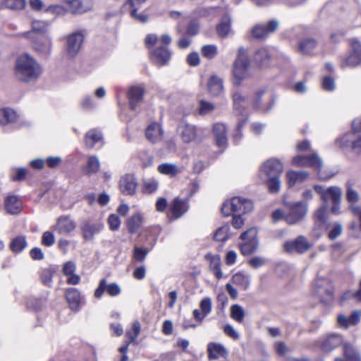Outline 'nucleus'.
Wrapping results in <instances>:
<instances>
[{
  "instance_id": "39448f33",
  "label": "nucleus",
  "mask_w": 361,
  "mask_h": 361,
  "mask_svg": "<svg viewBox=\"0 0 361 361\" xmlns=\"http://www.w3.org/2000/svg\"><path fill=\"white\" fill-rule=\"evenodd\" d=\"M293 163L297 166H312L318 170V176L321 180H328L331 178L333 175H325L322 171V161L320 157L317 154H312L311 156H296L293 159Z\"/></svg>"
},
{
  "instance_id": "4be33fe9",
  "label": "nucleus",
  "mask_w": 361,
  "mask_h": 361,
  "mask_svg": "<svg viewBox=\"0 0 361 361\" xmlns=\"http://www.w3.org/2000/svg\"><path fill=\"white\" fill-rule=\"evenodd\" d=\"M145 90L140 87H132L128 90V99L130 108L135 109L138 104L142 100Z\"/></svg>"
},
{
  "instance_id": "9b49d317",
  "label": "nucleus",
  "mask_w": 361,
  "mask_h": 361,
  "mask_svg": "<svg viewBox=\"0 0 361 361\" xmlns=\"http://www.w3.org/2000/svg\"><path fill=\"white\" fill-rule=\"evenodd\" d=\"M200 131L195 126L185 121L180 122L178 127V133L185 143L195 141L200 134Z\"/></svg>"
},
{
  "instance_id": "72a5a7b5",
  "label": "nucleus",
  "mask_w": 361,
  "mask_h": 361,
  "mask_svg": "<svg viewBox=\"0 0 361 361\" xmlns=\"http://www.w3.org/2000/svg\"><path fill=\"white\" fill-rule=\"evenodd\" d=\"M343 355L346 361H361V355L357 349L348 343L343 344Z\"/></svg>"
},
{
  "instance_id": "20e7f679",
  "label": "nucleus",
  "mask_w": 361,
  "mask_h": 361,
  "mask_svg": "<svg viewBox=\"0 0 361 361\" xmlns=\"http://www.w3.org/2000/svg\"><path fill=\"white\" fill-rule=\"evenodd\" d=\"M313 293L322 303L329 304L334 300L333 286L329 279L317 277L313 284Z\"/></svg>"
},
{
  "instance_id": "423d86ee",
  "label": "nucleus",
  "mask_w": 361,
  "mask_h": 361,
  "mask_svg": "<svg viewBox=\"0 0 361 361\" xmlns=\"http://www.w3.org/2000/svg\"><path fill=\"white\" fill-rule=\"evenodd\" d=\"M257 235V231L255 228H251L241 234L240 238L243 242L239 245V247L243 255H251L257 250L258 247Z\"/></svg>"
},
{
  "instance_id": "680f3d73",
  "label": "nucleus",
  "mask_w": 361,
  "mask_h": 361,
  "mask_svg": "<svg viewBox=\"0 0 361 361\" xmlns=\"http://www.w3.org/2000/svg\"><path fill=\"white\" fill-rule=\"evenodd\" d=\"M54 271L50 269H44L41 272V279L44 284L49 286L52 281Z\"/></svg>"
},
{
  "instance_id": "c03bdc74",
  "label": "nucleus",
  "mask_w": 361,
  "mask_h": 361,
  "mask_svg": "<svg viewBox=\"0 0 361 361\" xmlns=\"http://www.w3.org/2000/svg\"><path fill=\"white\" fill-rule=\"evenodd\" d=\"M245 317V311L243 307L238 304L233 305L231 307V317L236 322L240 323Z\"/></svg>"
},
{
  "instance_id": "603ef678",
  "label": "nucleus",
  "mask_w": 361,
  "mask_h": 361,
  "mask_svg": "<svg viewBox=\"0 0 361 361\" xmlns=\"http://www.w3.org/2000/svg\"><path fill=\"white\" fill-rule=\"evenodd\" d=\"M327 209L328 207L325 204L321 206L314 212V216L315 219L321 224H324L326 220Z\"/></svg>"
},
{
  "instance_id": "2f4dec72",
  "label": "nucleus",
  "mask_w": 361,
  "mask_h": 361,
  "mask_svg": "<svg viewBox=\"0 0 361 361\" xmlns=\"http://www.w3.org/2000/svg\"><path fill=\"white\" fill-rule=\"evenodd\" d=\"M17 118L18 115L14 110L10 108L0 109V124L4 126L13 123Z\"/></svg>"
},
{
  "instance_id": "5701e85b",
  "label": "nucleus",
  "mask_w": 361,
  "mask_h": 361,
  "mask_svg": "<svg viewBox=\"0 0 361 361\" xmlns=\"http://www.w3.org/2000/svg\"><path fill=\"white\" fill-rule=\"evenodd\" d=\"M207 89L211 94L219 95L224 90L223 80L216 75H212L207 82Z\"/></svg>"
},
{
  "instance_id": "4468645a",
  "label": "nucleus",
  "mask_w": 361,
  "mask_h": 361,
  "mask_svg": "<svg viewBox=\"0 0 361 361\" xmlns=\"http://www.w3.org/2000/svg\"><path fill=\"white\" fill-rule=\"evenodd\" d=\"M84 36L81 32H75L69 35L66 42V52L67 54L73 57L75 56L83 43Z\"/></svg>"
},
{
  "instance_id": "58836bf2",
  "label": "nucleus",
  "mask_w": 361,
  "mask_h": 361,
  "mask_svg": "<svg viewBox=\"0 0 361 361\" xmlns=\"http://www.w3.org/2000/svg\"><path fill=\"white\" fill-rule=\"evenodd\" d=\"M67 11L72 14H82L87 9L81 0H72L68 4Z\"/></svg>"
},
{
  "instance_id": "9d476101",
  "label": "nucleus",
  "mask_w": 361,
  "mask_h": 361,
  "mask_svg": "<svg viewBox=\"0 0 361 361\" xmlns=\"http://www.w3.org/2000/svg\"><path fill=\"white\" fill-rule=\"evenodd\" d=\"M274 105V99L271 94H267L265 90L257 91L253 98L252 106L255 109L264 112L269 111Z\"/></svg>"
},
{
  "instance_id": "49530a36",
  "label": "nucleus",
  "mask_w": 361,
  "mask_h": 361,
  "mask_svg": "<svg viewBox=\"0 0 361 361\" xmlns=\"http://www.w3.org/2000/svg\"><path fill=\"white\" fill-rule=\"evenodd\" d=\"M218 53V48L214 44L204 45L201 49V54L207 59L214 58Z\"/></svg>"
},
{
  "instance_id": "a211bd4d",
  "label": "nucleus",
  "mask_w": 361,
  "mask_h": 361,
  "mask_svg": "<svg viewBox=\"0 0 361 361\" xmlns=\"http://www.w3.org/2000/svg\"><path fill=\"white\" fill-rule=\"evenodd\" d=\"M145 215L142 213L137 212L126 220V226L129 233H137L142 224L145 223Z\"/></svg>"
},
{
  "instance_id": "bf43d9fd",
  "label": "nucleus",
  "mask_w": 361,
  "mask_h": 361,
  "mask_svg": "<svg viewBox=\"0 0 361 361\" xmlns=\"http://www.w3.org/2000/svg\"><path fill=\"white\" fill-rule=\"evenodd\" d=\"M202 312L204 315L209 314L212 311V300L209 298H203L200 304Z\"/></svg>"
},
{
  "instance_id": "bb28decb",
  "label": "nucleus",
  "mask_w": 361,
  "mask_h": 361,
  "mask_svg": "<svg viewBox=\"0 0 361 361\" xmlns=\"http://www.w3.org/2000/svg\"><path fill=\"white\" fill-rule=\"evenodd\" d=\"M162 129L157 123L150 124L145 132L147 138L152 142H156L160 140L162 137Z\"/></svg>"
},
{
  "instance_id": "412c9836",
  "label": "nucleus",
  "mask_w": 361,
  "mask_h": 361,
  "mask_svg": "<svg viewBox=\"0 0 361 361\" xmlns=\"http://www.w3.org/2000/svg\"><path fill=\"white\" fill-rule=\"evenodd\" d=\"M75 264L72 261L66 262L63 266V273L68 276L67 283L69 284L75 285L80 282V276L75 274Z\"/></svg>"
},
{
  "instance_id": "4d7b16f0",
  "label": "nucleus",
  "mask_w": 361,
  "mask_h": 361,
  "mask_svg": "<svg viewBox=\"0 0 361 361\" xmlns=\"http://www.w3.org/2000/svg\"><path fill=\"white\" fill-rule=\"evenodd\" d=\"M55 243V236L53 233L50 231H45L42 234V244L50 247L53 245Z\"/></svg>"
},
{
  "instance_id": "7c9ffc66",
  "label": "nucleus",
  "mask_w": 361,
  "mask_h": 361,
  "mask_svg": "<svg viewBox=\"0 0 361 361\" xmlns=\"http://www.w3.org/2000/svg\"><path fill=\"white\" fill-rule=\"evenodd\" d=\"M206 258L209 260V269L214 273L215 276L220 279L223 277L222 272L220 269L221 266V257L219 255H212L208 254L206 255Z\"/></svg>"
},
{
  "instance_id": "473e14b6",
  "label": "nucleus",
  "mask_w": 361,
  "mask_h": 361,
  "mask_svg": "<svg viewBox=\"0 0 361 361\" xmlns=\"http://www.w3.org/2000/svg\"><path fill=\"white\" fill-rule=\"evenodd\" d=\"M286 176L289 186L293 187L297 183H300L307 179L309 176V174L305 171H291L287 173Z\"/></svg>"
},
{
  "instance_id": "6ab92c4d",
  "label": "nucleus",
  "mask_w": 361,
  "mask_h": 361,
  "mask_svg": "<svg viewBox=\"0 0 361 361\" xmlns=\"http://www.w3.org/2000/svg\"><path fill=\"white\" fill-rule=\"evenodd\" d=\"M213 133L215 136L216 145L219 147H226L227 137L225 125L221 123H215L213 126Z\"/></svg>"
},
{
  "instance_id": "4c0bfd02",
  "label": "nucleus",
  "mask_w": 361,
  "mask_h": 361,
  "mask_svg": "<svg viewBox=\"0 0 361 361\" xmlns=\"http://www.w3.org/2000/svg\"><path fill=\"white\" fill-rule=\"evenodd\" d=\"M231 18L228 16H224L221 23L216 26V32L220 37H225L228 35L230 32Z\"/></svg>"
},
{
  "instance_id": "a878e982",
  "label": "nucleus",
  "mask_w": 361,
  "mask_h": 361,
  "mask_svg": "<svg viewBox=\"0 0 361 361\" xmlns=\"http://www.w3.org/2000/svg\"><path fill=\"white\" fill-rule=\"evenodd\" d=\"M343 342L341 337L338 334H332L326 336L322 342V349L323 351L329 353L336 347L339 346Z\"/></svg>"
},
{
  "instance_id": "09e8293b",
  "label": "nucleus",
  "mask_w": 361,
  "mask_h": 361,
  "mask_svg": "<svg viewBox=\"0 0 361 361\" xmlns=\"http://www.w3.org/2000/svg\"><path fill=\"white\" fill-rule=\"evenodd\" d=\"M352 136L353 134L350 133L344 135L343 137L336 140V145L341 149H345L350 146L352 147V143L353 142L352 141Z\"/></svg>"
},
{
  "instance_id": "6e6d98bb",
  "label": "nucleus",
  "mask_w": 361,
  "mask_h": 361,
  "mask_svg": "<svg viewBox=\"0 0 361 361\" xmlns=\"http://www.w3.org/2000/svg\"><path fill=\"white\" fill-rule=\"evenodd\" d=\"M343 232V226L339 223L333 224L331 228L329 233V238L331 240H335Z\"/></svg>"
},
{
  "instance_id": "052dcab7",
  "label": "nucleus",
  "mask_w": 361,
  "mask_h": 361,
  "mask_svg": "<svg viewBox=\"0 0 361 361\" xmlns=\"http://www.w3.org/2000/svg\"><path fill=\"white\" fill-rule=\"evenodd\" d=\"M140 159L142 161L143 167H148L151 166L154 159L153 156L145 151H142L140 153Z\"/></svg>"
},
{
  "instance_id": "ddd939ff",
  "label": "nucleus",
  "mask_w": 361,
  "mask_h": 361,
  "mask_svg": "<svg viewBox=\"0 0 361 361\" xmlns=\"http://www.w3.org/2000/svg\"><path fill=\"white\" fill-rule=\"evenodd\" d=\"M278 26L279 23L275 20H272L267 24L257 25L252 30V35L257 39H264L276 30Z\"/></svg>"
},
{
  "instance_id": "8fccbe9b",
  "label": "nucleus",
  "mask_w": 361,
  "mask_h": 361,
  "mask_svg": "<svg viewBox=\"0 0 361 361\" xmlns=\"http://www.w3.org/2000/svg\"><path fill=\"white\" fill-rule=\"evenodd\" d=\"M133 334L130 331H127L126 335V336H128L130 342L136 343V339L140 335L141 331V324L138 321H135L133 322Z\"/></svg>"
},
{
  "instance_id": "c756f323",
  "label": "nucleus",
  "mask_w": 361,
  "mask_h": 361,
  "mask_svg": "<svg viewBox=\"0 0 361 361\" xmlns=\"http://www.w3.org/2000/svg\"><path fill=\"white\" fill-rule=\"evenodd\" d=\"M21 204L16 195H8L5 200V208L10 214H17L20 212Z\"/></svg>"
},
{
  "instance_id": "a19ab883",
  "label": "nucleus",
  "mask_w": 361,
  "mask_h": 361,
  "mask_svg": "<svg viewBox=\"0 0 361 361\" xmlns=\"http://www.w3.org/2000/svg\"><path fill=\"white\" fill-rule=\"evenodd\" d=\"M25 236H18L15 238L10 244V247L13 252H20L27 246Z\"/></svg>"
},
{
  "instance_id": "6e6552de",
  "label": "nucleus",
  "mask_w": 361,
  "mask_h": 361,
  "mask_svg": "<svg viewBox=\"0 0 361 361\" xmlns=\"http://www.w3.org/2000/svg\"><path fill=\"white\" fill-rule=\"evenodd\" d=\"M307 212V204L302 202H298L290 205V212L284 218L288 224H295L306 216Z\"/></svg>"
},
{
  "instance_id": "1a4fd4ad",
  "label": "nucleus",
  "mask_w": 361,
  "mask_h": 361,
  "mask_svg": "<svg viewBox=\"0 0 361 361\" xmlns=\"http://www.w3.org/2000/svg\"><path fill=\"white\" fill-rule=\"evenodd\" d=\"M261 175L265 177H281L283 165L281 161L271 158L265 161L260 168Z\"/></svg>"
},
{
  "instance_id": "2eb2a0df",
  "label": "nucleus",
  "mask_w": 361,
  "mask_h": 361,
  "mask_svg": "<svg viewBox=\"0 0 361 361\" xmlns=\"http://www.w3.org/2000/svg\"><path fill=\"white\" fill-rule=\"evenodd\" d=\"M118 185L122 194L133 195L136 192L137 182L133 175L126 174L121 178Z\"/></svg>"
},
{
  "instance_id": "aec40b11",
  "label": "nucleus",
  "mask_w": 361,
  "mask_h": 361,
  "mask_svg": "<svg viewBox=\"0 0 361 361\" xmlns=\"http://www.w3.org/2000/svg\"><path fill=\"white\" fill-rule=\"evenodd\" d=\"M75 228V223L67 216L59 217L55 226V230L61 234H68Z\"/></svg>"
},
{
  "instance_id": "79ce46f5",
  "label": "nucleus",
  "mask_w": 361,
  "mask_h": 361,
  "mask_svg": "<svg viewBox=\"0 0 361 361\" xmlns=\"http://www.w3.org/2000/svg\"><path fill=\"white\" fill-rule=\"evenodd\" d=\"M265 181L269 192L276 194L279 192L281 188L280 177H265Z\"/></svg>"
},
{
  "instance_id": "c9c22d12",
  "label": "nucleus",
  "mask_w": 361,
  "mask_h": 361,
  "mask_svg": "<svg viewBox=\"0 0 361 361\" xmlns=\"http://www.w3.org/2000/svg\"><path fill=\"white\" fill-rule=\"evenodd\" d=\"M157 169L160 173L171 177L175 176L180 172V169L177 165L169 163H164L160 164Z\"/></svg>"
},
{
  "instance_id": "3c124183",
  "label": "nucleus",
  "mask_w": 361,
  "mask_h": 361,
  "mask_svg": "<svg viewBox=\"0 0 361 361\" xmlns=\"http://www.w3.org/2000/svg\"><path fill=\"white\" fill-rule=\"evenodd\" d=\"M4 4L9 9L20 10L25 6L26 1L25 0H5Z\"/></svg>"
},
{
  "instance_id": "69168bd1",
  "label": "nucleus",
  "mask_w": 361,
  "mask_h": 361,
  "mask_svg": "<svg viewBox=\"0 0 361 361\" xmlns=\"http://www.w3.org/2000/svg\"><path fill=\"white\" fill-rule=\"evenodd\" d=\"M200 25L196 21H190L187 27L186 33L189 36H194L199 32Z\"/></svg>"
},
{
  "instance_id": "f3484780",
  "label": "nucleus",
  "mask_w": 361,
  "mask_h": 361,
  "mask_svg": "<svg viewBox=\"0 0 361 361\" xmlns=\"http://www.w3.org/2000/svg\"><path fill=\"white\" fill-rule=\"evenodd\" d=\"M188 209L187 200L176 197L170 204V212L173 219L180 218Z\"/></svg>"
},
{
  "instance_id": "0eeeda50",
  "label": "nucleus",
  "mask_w": 361,
  "mask_h": 361,
  "mask_svg": "<svg viewBox=\"0 0 361 361\" xmlns=\"http://www.w3.org/2000/svg\"><path fill=\"white\" fill-rule=\"evenodd\" d=\"M314 190L320 195L321 199L327 203L340 202L341 200L342 192L340 188L331 186L328 188H324L322 185H316L314 186Z\"/></svg>"
},
{
  "instance_id": "393cba45",
  "label": "nucleus",
  "mask_w": 361,
  "mask_h": 361,
  "mask_svg": "<svg viewBox=\"0 0 361 361\" xmlns=\"http://www.w3.org/2000/svg\"><path fill=\"white\" fill-rule=\"evenodd\" d=\"M360 313L355 310L350 317H346L344 314H339L337 317L338 324L345 328H348L350 325H355L360 322Z\"/></svg>"
},
{
  "instance_id": "13d9d810",
  "label": "nucleus",
  "mask_w": 361,
  "mask_h": 361,
  "mask_svg": "<svg viewBox=\"0 0 361 361\" xmlns=\"http://www.w3.org/2000/svg\"><path fill=\"white\" fill-rule=\"evenodd\" d=\"M48 24L45 21L33 20L32 23V29L35 32H44L47 30Z\"/></svg>"
},
{
  "instance_id": "ea45409f",
  "label": "nucleus",
  "mask_w": 361,
  "mask_h": 361,
  "mask_svg": "<svg viewBox=\"0 0 361 361\" xmlns=\"http://www.w3.org/2000/svg\"><path fill=\"white\" fill-rule=\"evenodd\" d=\"M33 47L35 50L42 54H47L50 51L51 47V40L48 38L37 40Z\"/></svg>"
},
{
  "instance_id": "e2e57ef3",
  "label": "nucleus",
  "mask_w": 361,
  "mask_h": 361,
  "mask_svg": "<svg viewBox=\"0 0 361 361\" xmlns=\"http://www.w3.org/2000/svg\"><path fill=\"white\" fill-rule=\"evenodd\" d=\"M108 223L111 231L118 230L121 225V221L116 214H111L109 216Z\"/></svg>"
},
{
  "instance_id": "37998d69",
  "label": "nucleus",
  "mask_w": 361,
  "mask_h": 361,
  "mask_svg": "<svg viewBox=\"0 0 361 361\" xmlns=\"http://www.w3.org/2000/svg\"><path fill=\"white\" fill-rule=\"evenodd\" d=\"M317 42L313 39H307L300 42L299 50L303 54H310L316 47Z\"/></svg>"
},
{
  "instance_id": "f704fd0d",
  "label": "nucleus",
  "mask_w": 361,
  "mask_h": 361,
  "mask_svg": "<svg viewBox=\"0 0 361 361\" xmlns=\"http://www.w3.org/2000/svg\"><path fill=\"white\" fill-rule=\"evenodd\" d=\"M271 59V55L269 50L266 48H261L258 49L255 56L254 60L259 66H267Z\"/></svg>"
},
{
  "instance_id": "b1692460",
  "label": "nucleus",
  "mask_w": 361,
  "mask_h": 361,
  "mask_svg": "<svg viewBox=\"0 0 361 361\" xmlns=\"http://www.w3.org/2000/svg\"><path fill=\"white\" fill-rule=\"evenodd\" d=\"M208 357L210 359L216 360L220 357H225L227 354L226 349L220 343L211 342L207 345Z\"/></svg>"
},
{
  "instance_id": "774afa93",
  "label": "nucleus",
  "mask_w": 361,
  "mask_h": 361,
  "mask_svg": "<svg viewBox=\"0 0 361 361\" xmlns=\"http://www.w3.org/2000/svg\"><path fill=\"white\" fill-rule=\"evenodd\" d=\"M335 86V81L333 78L330 76H326L322 80V87L324 90L331 91L334 90Z\"/></svg>"
},
{
  "instance_id": "864d4df0",
  "label": "nucleus",
  "mask_w": 361,
  "mask_h": 361,
  "mask_svg": "<svg viewBox=\"0 0 361 361\" xmlns=\"http://www.w3.org/2000/svg\"><path fill=\"white\" fill-rule=\"evenodd\" d=\"M214 109L215 106L212 103L204 100H201L200 102L199 112L201 115L208 114L213 111Z\"/></svg>"
},
{
  "instance_id": "5fc2aeb1",
  "label": "nucleus",
  "mask_w": 361,
  "mask_h": 361,
  "mask_svg": "<svg viewBox=\"0 0 361 361\" xmlns=\"http://www.w3.org/2000/svg\"><path fill=\"white\" fill-rule=\"evenodd\" d=\"M158 188V182L155 180L151 179L145 180L143 183L142 190L145 193H152Z\"/></svg>"
},
{
  "instance_id": "f03ea898",
  "label": "nucleus",
  "mask_w": 361,
  "mask_h": 361,
  "mask_svg": "<svg viewBox=\"0 0 361 361\" xmlns=\"http://www.w3.org/2000/svg\"><path fill=\"white\" fill-rule=\"evenodd\" d=\"M250 61L247 49L243 47L239 48L238 56L233 63L232 70L233 85L240 86L242 81L250 76Z\"/></svg>"
},
{
  "instance_id": "f8f14e48",
  "label": "nucleus",
  "mask_w": 361,
  "mask_h": 361,
  "mask_svg": "<svg viewBox=\"0 0 361 361\" xmlns=\"http://www.w3.org/2000/svg\"><path fill=\"white\" fill-rule=\"evenodd\" d=\"M352 53L342 61L341 66L342 68L345 67H355L361 63V43L353 39L351 42Z\"/></svg>"
},
{
  "instance_id": "c85d7f7f",
  "label": "nucleus",
  "mask_w": 361,
  "mask_h": 361,
  "mask_svg": "<svg viewBox=\"0 0 361 361\" xmlns=\"http://www.w3.org/2000/svg\"><path fill=\"white\" fill-rule=\"evenodd\" d=\"M152 56L156 63L163 66L169 61L171 54L167 49L159 47L153 51Z\"/></svg>"
},
{
  "instance_id": "0e129e2a",
  "label": "nucleus",
  "mask_w": 361,
  "mask_h": 361,
  "mask_svg": "<svg viewBox=\"0 0 361 361\" xmlns=\"http://www.w3.org/2000/svg\"><path fill=\"white\" fill-rule=\"evenodd\" d=\"M346 198L349 202L356 203L359 201L360 195L356 190L348 187L346 193Z\"/></svg>"
},
{
  "instance_id": "7ed1b4c3",
  "label": "nucleus",
  "mask_w": 361,
  "mask_h": 361,
  "mask_svg": "<svg viewBox=\"0 0 361 361\" xmlns=\"http://www.w3.org/2000/svg\"><path fill=\"white\" fill-rule=\"evenodd\" d=\"M253 209L252 200L243 197H234L224 202L221 209L222 214L228 216L231 214H245L252 212Z\"/></svg>"
},
{
  "instance_id": "cd10ccee",
  "label": "nucleus",
  "mask_w": 361,
  "mask_h": 361,
  "mask_svg": "<svg viewBox=\"0 0 361 361\" xmlns=\"http://www.w3.org/2000/svg\"><path fill=\"white\" fill-rule=\"evenodd\" d=\"M66 297L71 309L75 311L78 310L81 303L79 292L75 288H68L66 290Z\"/></svg>"
},
{
  "instance_id": "de8ad7c7",
  "label": "nucleus",
  "mask_w": 361,
  "mask_h": 361,
  "mask_svg": "<svg viewBox=\"0 0 361 361\" xmlns=\"http://www.w3.org/2000/svg\"><path fill=\"white\" fill-rule=\"evenodd\" d=\"M149 251V250L147 248L144 249L138 246H135L133 249V257L137 262H143L145 259Z\"/></svg>"
},
{
  "instance_id": "e433bc0d",
  "label": "nucleus",
  "mask_w": 361,
  "mask_h": 361,
  "mask_svg": "<svg viewBox=\"0 0 361 361\" xmlns=\"http://www.w3.org/2000/svg\"><path fill=\"white\" fill-rule=\"evenodd\" d=\"M232 281L243 290H246L250 285V276L239 272L233 276Z\"/></svg>"
},
{
  "instance_id": "f257e3e1",
  "label": "nucleus",
  "mask_w": 361,
  "mask_h": 361,
  "mask_svg": "<svg viewBox=\"0 0 361 361\" xmlns=\"http://www.w3.org/2000/svg\"><path fill=\"white\" fill-rule=\"evenodd\" d=\"M42 68L35 59L27 54L19 56L16 61V75L24 82L37 80L42 74Z\"/></svg>"
},
{
  "instance_id": "a18cd8bd",
  "label": "nucleus",
  "mask_w": 361,
  "mask_h": 361,
  "mask_svg": "<svg viewBox=\"0 0 361 361\" xmlns=\"http://www.w3.org/2000/svg\"><path fill=\"white\" fill-rule=\"evenodd\" d=\"M229 230L230 227L228 225H224L219 228L214 235V238L216 241L224 242L229 238Z\"/></svg>"
},
{
  "instance_id": "338daca9",
  "label": "nucleus",
  "mask_w": 361,
  "mask_h": 361,
  "mask_svg": "<svg viewBox=\"0 0 361 361\" xmlns=\"http://www.w3.org/2000/svg\"><path fill=\"white\" fill-rule=\"evenodd\" d=\"M350 298H355L359 301H361V279L360 281V289L356 292H345L341 297V300L349 299Z\"/></svg>"
},
{
  "instance_id": "dca6fc26",
  "label": "nucleus",
  "mask_w": 361,
  "mask_h": 361,
  "mask_svg": "<svg viewBox=\"0 0 361 361\" xmlns=\"http://www.w3.org/2000/svg\"><path fill=\"white\" fill-rule=\"evenodd\" d=\"M283 247L288 252L303 253L310 248V244L305 237L299 236L295 240L286 242Z\"/></svg>"
}]
</instances>
